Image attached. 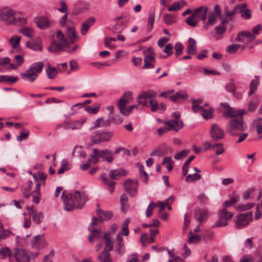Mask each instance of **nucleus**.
<instances>
[{"label":"nucleus","instance_id":"obj_1","mask_svg":"<svg viewBox=\"0 0 262 262\" xmlns=\"http://www.w3.org/2000/svg\"><path fill=\"white\" fill-rule=\"evenodd\" d=\"M236 114L226 111L224 113V117H229L230 120L227 125V132L231 136H236L237 132H244L247 128V125L241 115L236 116Z\"/></svg>","mask_w":262,"mask_h":262},{"label":"nucleus","instance_id":"obj_2","mask_svg":"<svg viewBox=\"0 0 262 262\" xmlns=\"http://www.w3.org/2000/svg\"><path fill=\"white\" fill-rule=\"evenodd\" d=\"M86 200L84 193H81L79 191H76L73 193H70L63 199L64 209L69 211L74 208H81L83 206Z\"/></svg>","mask_w":262,"mask_h":262},{"label":"nucleus","instance_id":"obj_3","mask_svg":"<svg viewBox=\"0 0 262 262\" xmlns=\"http://www.w3.org/2000/svg\"><path fill=\"white\" fill-rule=\"evenodd\" d=\"M43 67L42 62H34L30 66L26 72L21 73L20 76L25 81L33 82L41 73Z\"/></svg>","mask_w":262,"mask_h":262},{"label":"nucleus","instance_id":"obj_4","mask_svg":"<svg viewBox=\"0 0 262 262\" xmlns=\"http://www.w3.org/2000/svg\"><path fill=\"white\" fill-rule=\"evenodd\" d=\"M93 154L91 155V157L93 159V164H95L99 161V158L103 159V161H106L110 163L114 160L113 154L111 150L108 149L100 150L97 148H93Z\"/></svg>","mask_w":262,"mask_h":262},{"label":"nucleus","instance_id":"obj_5","mask_svg":"<svg viewBox=\"0 0 262 262\" xmlns=\"http://www.w3.org/2000/svg\"><path fill=\"white\" fill-rule=\"evenodd\" d=\"M110 232L108 231L105 233L103 235L105 247L103 250L98 255L108 260L109 261L112 262L109 252L112 251L114 248L115 240L113 238L110 236Z\"/></svg>","mask_w":262,"mask_h":262},{"label":"nucleus","instance_id":"obj_6","mask_svg":"<svg viewBox=\"0 0 262 262\" xmlns=\"http://www.w3.org/2000/svg\"><path fill=\"white\" fill-rule=\"evenodd\" d=\"M113 136V133L112 132L98 130L92 134L91 139L93 143L99 144L102 142L110 141Z\"/></svg>","mask_w":262,"mask_h":262},{"label":"nucleus","instance_id":"obj_7","mask_svg":"<svg viewBox=\"0 0 262 262\" xmlns=\"http://www.w3.org/2000/svg\"><path fill=\"white\" fill-rule=\"evenodd\" d=\"M15 11L9 7H4L0 8V20H2L7 25H12V23L15 22Z\"/></svg>","mask_w":262,"mask_h":262},{"label":"nucleus","instance_id":"obj_8","mask_svg":"<svg viewBox=\"0 0 262 262\" xmlns=\"http://www.w3.org/2000/svg\"><path fill=\"white\" fill-rule=\"evenodd\" d=\"M253 220L252 211L237 214L235 216V228L241 229L248 225L249 222Z\"/></svg>","mask_w":262,"mask_h":262},{"label":"nucleus","instance_id":"obj_9","mask_svg":"<svg viewBox=\"0 0 262 262\" xmlns=\"http://www.w3.org/2000/svg\"><path fill=\"white\" fill-rule=\"evenodd\" d=\"M233 213L227 211L225 209L219 211V219L217 221L212 225L211 227L215 228L227 225L228 220H230L233 217Z\"/></svg>","mask_w":262,"mask_h":262},{"label":"nucleus","instance_id":"obj_10","mask_svg":"<svg viewBox=\"0 0 262 262\" xmlns=\"http://www.w3.org/2000/svg\"><path fill=\"white\" fill-rule=\"evenodd\" d=\"M12 257H14L17 262H27L30 259V256L27 251L23 248H14Z\"/></svg>","mask_w":262,"mask_h":262},{"label":"nucleus","instance_id":"obj_11","mask_svg":"<svg viewBox=\"0 0 262 262\" xmlns=\"http://www.w3.org/2000/svg\"><path fill=\"white\" fill-rule=\"evenodd\" d=\"M209 216V211L207 208L197 207L194 209V218L200 223V225L205 222L208 220Z\"/></svg>","mask_w":262,"mask_h":262},{"label":"nucleus","instance_id":"obj_12","mask_svg":"<svg viewBox=\"0 0 262 262\" xmlns=\"http://www.w3.org/2000/svg\"><path fill=\"white\" fill-rule=\"evenodd\" d=\"M138 186L137 181H134L130 179H128L124 183V188L131 197H134L137 195Z\"/></svg>","mask_w":262,"mask_h":262},{"label":"nucleus","instance_id":"obj_13","mask_svg":"<svg viewBox=\"0 0 262 262\" xmlns=\"http://www.w3.org/2000/svg\"><path fill=\"white\" fill-rule=\"evenodd\" d=\"M235 9L237 13H240L241 17L245 19H249L252 16V10L247 8L246 3L238 4L235 5Z\"/></svg>","mask_w":262,"mask_h":262},{"label":"nucleus","instance_id":"obj_14","mask_svg":"<svg viewBox=\"0 0 262 262\" xmlns=\"http://www.w3.org/2000/svg\"><path fill=\"white\" fill-rule=\"evenodd\" d=\"M164 124L168 126V130H173L178 132L184 126L182 120L180 119H172L170 120H164Z\"/></svg>","mask_w":262,"mask_h":262},{"label":"nucleus","instance_id":"obj_15","mask_svg":"<svg viewBox=\"0 0 262 262\" xmlns=\"http://www.w3.org/2000/svg\"><path fill=\"white\" fill-rule=\"evenodd\" d=\"M210 136L214 141H218L222 139L225 136V133L216 124H213L211 126Z\"/></svg>","mask_w":262,"mask_h":262},{"label":"nucleus","instance_id":"obj_16","mask_svg":"<svg viewBox=\"0 0 262 262\" xmlns=\"http://www.w3.org/2000/svg\"><path fill=\"white\" fill-rule=\"evenodd\" d=\"M115 251L119 255H122L125 253V246L123 239L120 235V234H118L116 235V244Z\"/></svg>","mask_w":262,"mask_h":262},{"label":"nucleus","instance_id":"obj_17","mask_svg":"<svg viewBox=\"0 0 262 262\" xmlns=\"http://www.w3.org/2000/svg\"><path fill=\"white\" fill-rule=\"evenodd\" d=\"M26 47L35 51H42L41 40L39 37H37L31 41H27L26 42Z\"/></svg>","mask_w":262,"mask_h":262},{"label":"nucleus","instance_id":"obj_18","mask_svg":"<svg viewBox=\"0 0 262 262\" xmlns=\"http://www.w3.org/2000/svg\"><path fill=\"white\" fill-rule=\"evenodd\" d=\"M69 45L64 44L63 42H58L56 40H53L51 46L48 48L50 52L58 53L64 50V48L68 47Z\"/></svg>","mask_w":262,"mask_h":262},{"label":"nucleus","instance_id":"obj_19","mask_svg":"<svg viewBox=\"0 0 262 262\" xmlns=\"http://www.w3.org/2000/svg\"><path fill=\"white\" fill-rule=\"evenodd\" d=\"M172 151V149L170 147L166 145H162L160 146L159 148L156 149L155 151L150 152V156H157L158 157H162L164 155L167 154L168 152L171 153Z\"/></svg>","mask_w":262,"mask_h":262},{"label":"nucleus","instance_id":"obj_20","mask_svg":"<svg viewBox=\"0 0 262 262\" xmlns=\"http://www.w3.org/2000/svg\"><path fill=\"white\" fill-rule=\"evenodd\" d=\"M95 20L94 17H90L82 24L80 30V32L82 35H85L87 33L90 27L94 24Z\"/></svg>","mask_w":262,"mask_h":262},{"label":"nucleus","instance_id":"obj_21","mask_svg":"<svg viewBox=\"0 0 262 262\" xmlns=\"http://www.w3.org/2000/svg\"><path fill=\"white\" fill-rule=\"evenodd\" d=\"M86 121V119L85 118H82L79 120L71 123H68L66 125L64 126L63 128L66 129H80L81 128L82 126Z\"/></svg>","mask_w":262,"mask_h":262},{"label":"nucleus","instance_id":"obj_22","mask_svg":"<svg viewBox=\"0 0 262 262\" xmlns=\"http://www.w3.org/2000/svg\"><path fill=\"white\" fill-rule=\"evenodd\" d=\"M196 17H199L202 21H205L207 14L208 8L206 7L201 6L197 8L193 12Z\"/></svg>","mask_w":262,"mask_h":262},{"label":"nucleus","instance_id":"obj_23","mask_svg":"<svg viewBox=\"0 0 262 262\" xmlns=\"http://www.w3.org/2000/svg\"><path fill=\"white\" fill-rule=\"evenodd\" d=\"M112 123L111 115L108 116L106 120H104L102 117H100L95 121L94 125L91 129L99 127L109 126Z\"/></svg>","mask_w":262,"mask_h":262},{"label":"nucleus","instance_id":"obj_24","mask_svg":"<svg viewBox=\"0 0 262 262\" xmlns=\"http://www.w3.org/2000/svg\"><path fill=\"white\" fill-rule=\"evenodd\" d=\"M31 195L33 196L32 202L36 204H38L40 202V198L41 196L40 184L37 182L35 189L31 192Z\"/></svg>","mask_w":262,"mask_h":262},{"label":"nucleus","instance_id":"obj_25","mask_svg":"<svg viewBox=\"0 0 262 262\" xmlns=\"http://www.w3.org/2000/svg\"><path fill=\"white\" fill-rule=\"evenodd\" d=\"M36 23L37 27L41 29L48 28L50 26L49 19L45 16L36 18Z\"/></svg>","mask_w":262,"mask_h":262},{"label":"nucleus","instance_id":"obj_26","mask_svg":"<svg viewBox=\"0 0 262 262\" xmlns=\"http://www.w3.org/2000/svg\"><path fill=\"white\" fill-rule=\"evenodd\" d=\"M126 174V171L121 168L110 170L108 173L109 177L112 180H116L117 177L125 176Z\"/></svg>","mask_w":262,"mask_h":262},{"label":"nucleus","instance_id":"obj_27","mask_svg":"<svg viewBox=\"0 0 262 262\" xmlns=\"http://www.w3.org/2000/svg\"><path fill=\"white\" fill-rule=\"evenodd\" d=\"M196 52V42L192 38H189L188 40V46L186 52L188 54H195Z\"/></svg>","mask_w":262,"mask_h":262},{"label":"nucleus","instance_id":"obj_28","mask_svg":"<svg viewBox=\"0 0 262 262\" xmlns=\"http://www.w3.org/2000/svg\"><path fill=\"white\" fill-rule=\"evenodd\" d=\"M144 64L143 67L144 69H152L154 67L153 63L155 62V58L154 55H146L144 57Z\"/></svg>","mask_w":262,"mask_h":262},{"label":"nucleus","instance_id":"obj_29","mask_svg":"<svg viewBox=\"0 0 262 262\" xmlns=\"http://www.w3.org/2000/svg\"><path fill=\"white\" fill-rule=\"evenodd\" d=\"M18 80L17 76H9V75H1L0 76V82L6 83L8 84H12Z\"/></svg>","mask_w":262,"mask_h":262},{"label":"nucleus","instance_id":"obj_30","mask_svg":"<svg viewBox=\"0 0 262 262\" xmlns=\"http://www.w3.org/2000/svg\"><path fill=\"white\" fill-rule=\"evenodd\" d=\"M187 97V94L186 93L183 91H179L175 94L168 97V99L174 102H177L181 99H186Z\"/></svg>","mask_w":262,"mask_h":262},{"label":"nucleus","instance_id":"obj_31","mask_svg":"<svg viewBox=\"0 0 262 262\" xmlns=\"http://www.w3.org/2000/svg\"><path fill=\"white\" fill-rule=\"evenodd\" d=\"M259 77L258 76H255V78L251 81L250 84V89L248 93L249 96L254 94L257 90V86L259 84Z\"/></svg>","mask_w":262,"mask_h":262},{"label":"nucleus","instance_id":"obj_32","mask_svg":"<svg viewBox=\"0 0 262 262\" xmlns=\"http://www.w3.org/2000/svg\"><path fill=\"white\" fill-rule=\"evenodd\" d=\"M33 186V182L31 181H29L26 184V186H24L21 187V192L23 193V196L26 199L29 198L31 193H30V190H31Z\"/></svg>","mask_w":262,"mask_h":262},{"label":"nucleus","instance_id":"obj_33","mask_svg":"<svg viewBox=\"0 0 262 262\" xmlns=\"http://www.w3.org/2000/svg\"><path fill=\"white\" fill-rule=\"evenodd\" d=\"M46 72L48 78L54 79L57 74V70L56 68L52 67L49 63L46 64Z\"/></svg>","mask_w":262,"mask_h":262},{"label":"nucleus","instance_id":"obj_34","mask_svg":"<svg viewBox=\"0 0 262 262\" xmlns=\"http://www.w3.org/2000/svg\"><path fill=\"white\" fill-rule=\"evenodd\" d=\"M148 23L147 24V31L148 32H150L152 28L154 26V23L155 21V10H150L148 12Z\"/></svg>","mask_w":262,"mask_h":262},{"label":"nucleus","instance_id":"obj_35","mask_svg":"<svg viewBox=\"0 0 262 262\" xmlns=\"http://www.w3.org/2000/svg\"><path fill=\"white\" fill-rule=\"evenodd\" d=\"M199 112L197 113H201L202 115L205 119H209L212 117V115L214 112V109L213 107H211L208 110H206L203 107H198Z\"/></svg>","mask_w":262,"mask_h":262},{"label":"nucleus","instance_id":"obj_36","mask_svg":"<svg viewBox=\"0 0 262 262\" xmlns=\"http://www.w3.org/2000/svg\"><path fill=\"white\" fill-rule=\"evenodd\" d=\"M90 232L91 233L89 235L88 238L89 242L91 243H93L94 238L99 239L102 236V233L99 230L92 229L91 230Z\"/></svg>","mask_w":262,"mask_h":262},{"label":"nucleus","instance_id":"obj_37","mask_svg":"<svg viewBox=\"0 0 262 262\" xmlns=\"http://www.w3.org/2000/svg\"><path fill=\"white\" fill-rule=\"evenodd\" d=\"M156 92L152 90L142 91L139 95V98H154L156 96Z\"/></svg>","mask_w":262,"mask_h":262},{"label":"nucleus","instance_id":"obj_38","mask_svg":"<svg viewBox=\"0 0 262 262\" xmlns=\"http://www.w3.org/2000/svg\"><path fill=\"white\" fill-rule=\"evenodd\" d=\"M215 30L216 32L214 34V37L216 39L218 40L221 39L223 37L227 30V28L225 26H217L215 28Z\"/></svg>","mask_w":262,"mask_h":262},{"label":"nucleus","instance_id":"obj_39","mask_svg":"<svg viewBox=\"0 0 262 262\" xmlns=\"http://www.w3.org/2000/svg\"><path fill=\"white\" fill-rule=\"evenodd\" d=\"M19 32L30 38H33L34 36V31L29 27H23L20 29Z\"/></svg>","mask_w":262,"mask_h":262},{"label":"nucleus","instance_id":"obj_40","mask_svg":"<svg viewBox=\"0 0 262 262\" xmlns=\"http://www.w3.org/2000/svg\"><path fill=\"white\" fill-rule=\"evenodd\" d=\"M221 105L224 107L227 108V111H230V112H233L235 113V114H236V116L241 115L242 117H243V115L244 114H247V112L245 110L235 111L233 110V108L230 107V106L227 103H222Z\"/></svg>","mask_w":262,"mask_h":262},{"label":"nucleus","instance_id":"obj_41","mask_svg":"<svg viewBox=\"0 0 262 262\" xmlns=\"http://www.w3.org/2000/svg\"><path fill=\"white\" fill-rule=\"evenodd\" d=\"M162 164L166 165V167L168 171H171L173 167V162L170 157H166L163 158Z\"/></svg>","mask_w":262,"mask_h":262},{"label":"nucleus","instance_id":"obj_42","mask_svg":"<svg viewBox=\"0 0 262 262\" xmlns=\"http://www.w3.org/2000/svg\"><path fill=\"white\" fill-rule=\"evenodd\" d=\"M163 21L167 25H171L176 22L177 19L174 16L170 14H166L164 15Z\"/></svg>","mask_w":262,"mask_h":262},{"label":"nucleus","instance_id":"obj_43","mask_svg":"<svg viewBox=\"0 0 262 262\" xmlns=\"http://www.w3.org/2000/svg\"><path fill=\"white\" fill-rule=\"evenodd\" d=\"M69 164L68 160L63 159L60 163V167L58 169L57 173L62 174L64 171L69 169Z\"/></svg>","mask_w":262,"mask_h":262},{"label":"nucleus","instance_id":"obj_44","mask_svg":"<svg viewBox=\"0 0 262 262\" xmlns=\"http://www.w3.org/2000/svg\"><path fill=\"white\" fill-rule=\"evenodd\" d=\"M13 253L11 252L10 249L8 247H3L0 249V258L4 259L7 256L9 257H12Z\"/></svg>","mask_w":262,"mask_h":262},{"label":"nucleus","instance_id":"obj_45","mask_svg":"<svg viewBox=\"0 0 262 262\" xmlns=\"http://www.w3.org/2000/svg\"><path fill=\"white\" fill-rule=\"evenodd\" d=\"M20 40V36L15 35L10 39L9 42L12 48L16 49L19 46Z\"/></svg>","mask_w":262,"mask_h":262},{"label":"nucleus","instance_id":"obj_46","mask_svg":"<svg viewBox=\"0 0 262 262\" xmlns=\"http://www.w3.org/2000/svg\"><path fill=\"white\" fill-rule=\"evenodd\" d=\"M212 149L215 151L216 155H220L225 152V148L223 143H215L212 145Z\"/></svg>","mask_w":262,"mask_h":262},{"label":"nucleus","instance_id":"obj_47","mask_svg":"<svg viewBox=\"0 0 262 262\" xmlns=\"http://www.w3.org/2000/svg\"><path fill=\"white\" fill-rule=\"evenodd\" d=\"M94 107L88 106L84 108V110L89 113L92 114H96L99 111L100 108V104L99 103H96L94 104Z\"/></svg>","mask_w":262,"mask_h":262},{"label":"nucleus","instance_id":"obj_48","mask_svg":"<svg viewBox=\"0 0 262 262\" xmlns=\"http://www.w3.org/2000/svg\"><path fill=\"white\" fill-rule=\"evenodd\" d=\"M128 19L126 18L122 20L120 23L116 24L113 27L114 31L115 32L121 31L125 28Z\"/></svg>","mask_w":262,"mask_h":262},{"label":"nucleus","instance_id":"obj_49","mask_svg":"<svg viewBox=\"0 0 262 262\" xmlns=\"http://www.w3.org/2000/svg\"><path fill=\"white\" fill-rule=\"evenodd\" d=\"M66 33L67 36L70 39L72 42L77 37V35L73 27H69L67 30Z\"/></svg>","mask_w":262,"mask_h":262},{"label":"nucleus","instance_id":"obj_50","mask_svg":"<svg viewBox=\"0 0 262 262\" xmlns=\"http://www.w3.org/2000/svg\"><path fill=\"white\" fill-rule=\"evenodd\" d=\"M97 212L99 217H101V215H103L104 217L103 219L105 220L111 219L113 215V213L110 211H104L101 209H97Z\"/></svg>","mask_w":262,"mask_h":262},{"label":"nucleus","instance_id":"obj_51","mask_svg":"<svg viewBox=\"0 0 262 262\" xmlns=\"http://www.w3.org/2000/svg\"><path fill=\"white\" fill-rule=\"evenodd\" d=\"M129 102L127 100L124 99L123 98H121L118 102V106L120 110V113L123 115V113H125L126 110L125 106Z\"/></svg>","mask_w":262,"mask_h":262},{"label":"nucleus","instance_id":"obj_52","mask_svg":"<svg viewBox=\"0 0 262 262\" xmlns=\"http://www.w3.org/2000/svg\"><path fill=\"white\" fill-rule=\"evenodd\" d=\"M100 178L104 184L107 185L109 187H114L116 183L114 181L109 180L105 173L101 174Z\"/></svg>","mask_w":262,"mask_h":262},{"label":"nucleus","instance_id":"obj_53","mask_svg":"<svg viewBox=\"0 0 262 262\" xmlns=\"http://www.w3.org/2000/svg\"><path fill=\"white\" fill-rule=\"evenodd\" d=\"M32 220L36 224H40L44 217L43 214L41 212H37L32 216Z\"/></svg>","mask_w":262,"mask_h":262},{"label":"nucleus","instance_id":"obj_54","mask_svg":"<svg viewBox=\"0 0 262 262\" xmlns=\"http://www.w3.org/2000/svg\"><path fill=\"white\" fill-rule=\"evenodd\" d=\"M254 205L255 204L254 203H248L246 204H238L236 206V208L239 211H243L251 209Z\"/></svg>","mask_w":262,"mask_h":262},{"label":"nucleus","instance_id":"obj_55","mask_svg":"<svg viewBox=\"0 0 262 262\" xmlns=\"http://www.w3.org/2000/svg\"><path fill=\"white\" fill-rule=\"evenodd\" d=\"M216 15L214 13L211 12L208 14V19L207 23L204 25V27L207 28L208 26H212L215 24L216 21Z\"/></svg>","mask_w":262,"mask_h":262},{"label":"nucleus","instance_id":"obj_56","mask_svg":"<svg viewBox=\"0 0 262 262\" xmlns=\"http://www.w3.org/2000/svg\"><path fill=\"white\" fill-rule=\"evenodd\" d=\"M201 179V176L198 173L189 174L186 178L187 182H193L197 181Z\"/></svg>","mask_w":262,"mask_h":262},{"label":"nucleus","instance_id":"obj_57","mask_svg":"<svg viewBox=\"0 0 262 262\" xmlns=\"http://www.w3.org/2000/svg\"><path fill=\"white\" fill-rule=\"evenodd\" d=\"M224 11L226 15V17L229 19V21L232 20L233 18V16L235 15L236 12V10H235V7L234 9L230 11L229 8L228 6H226L224 8Z\"/></svg>","mask_w":262,"mask_h":262},{"label":"nucleus","instance_id":"obj_58","mask_svg":"<svg viewBox=\"0 0 262 262\" xmlns=\"http://www.w3.org/2000/svg\"><path fill=\"white\" fill-rule=\"evenodd\" d=\"M129 220L126 219L122 225V232L119 233V234H122L124 236H127L129 234V230H128V224H129Z\"/></svg>","mask_w":262,"mask_h":262},{"label":"nucleus","instance_id":"obj_59","mask_svg":"<svg viewBox=\"0 0 262 262\" xmlns=\"http://www.w3.org/2000/svg\"><path fill=\"white\" fill-rule=\"evenodd\" d=\"M195 15V14L193 13L186 19V23L188 25L193 27H195L198 24V21L194 19V18L196 17Z\"/></svg>","mask_w":262,"mask_h":262},{"label":"nucleus","instance_id":"obj_60","mask_svg":"<svg viewBox=\"0 0 262 262\" xmlns=\"http://www.w3.org/2000/svg\"><path fill=\"white\" fill-rule=\"evenodd\" d=\"M188 236L189 243H196L201 239L200 235L193 234L191 231L189 232Z\"/></svg>","mask_w":262,"mask_h":262},{"label":"nucleus","instance_id":"obj_61","mask_svg":"<svg viewBox=\"0 0 262 262\" xmlns=\"http://www.w3.org/2000/svg\"><path fill=\"white\" fill-rule=\"evenodd\" d=\"M15 22L12 23L13 25L20 26L25 25L27 23L26 19L24 17L17 16L16 14L14 16Z\"/></svg>","mask_w":262,"mask_h":262},{"label":"nucleus","instance_id":"obj_62","mask_svg":"<svg viewBox=\"0 0 262 262\" xmlns=\"http://www.w3.org/2000/svg\"><path fill=\"white\" fill-rule=\"evenodd\" d=\"M196 200L200 204L204 205L208 201V198L207 195L204 193H199L196 196Z\"/></svg>","mask_w":262,"mask_h":262},{"label":"nucleus","instance_id":"obj_63","mask_svg":"<svg viewBox=\"0 0 262 262\" xmlns=\"http://www.w3.org/2000/svg\"><path fill=\"white\" fill-rule=\"evenodd\" d=\"M241 45L239 44H231L227 47L226 51L230 54L235 53L241 47Z\"/></svg>","mask_w":262,"mask_h":262},{"label":"nucleus","instance_id":"obj_64","mask_svg":"<svg viewBox=\"0 0 262 262\" xmlns=\"http://www.w3.org/2000/svg\"><path fill=\"white\" fill-rule=\"evenodd\" d=\"M258 100L256 99H253L250 100L248 103V111L254 112L256 109L258 105Z\"/></svg>","mask_w":262,"mask_h":262}]
</instances>
